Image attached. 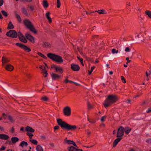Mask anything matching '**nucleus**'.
Returning a JSON list of instances; mask_svg holds the SVG:
<instances>
[{"mask_svg": "<svg viewBox=\"0 0 151 151\" xmlns=\"http://www.w3.org/2000/svg\"><path fill=\"white\" fill-rule=\"evenodd\" d=\"M118 99V97L116 95H109L105 100L104 105L106 108L108 107L116 102Z\"/></svg>", "mask_w": 151, "mask_h": 151, "instance_id": "obj_1", "label": "nucleus"}, {"mask_svg": "<svg viewBox=\"0 0 151 151\" xmlns=\"http://www.w3.org/2000/svg\"><path fill=\"white\" fill-rule=\"evenodd\" d=\"M57 121L58 125L60 126L63 129H65L67 130H74L77 128L76 125H72L67 123L65 121H63L61 119H57Z\"/></svg>", "mask_w": 151, "mask_h": 151, "instance_id": "obj_2", "label": "nucleus"}, {"mask_svg": "<svg viewBox=\"0 0 151 151\" xmlns=\"http://www.w3.org/2000/svg\"><path fill=\"white\" fill-rule=\"evenodd\" d=\"M48 57L58 63H62L63 61L61 56L51 53H48Z\"/></svg>", "mask_w": 151, "mask_h": 151, "instance_id": "obj_3", "label": "nucleus"}, {"mask_svg": "<svg viewBox=\"0 0 151 151\" xmlns=\"http://www.w3.org/2000/svg\"><path fill=\"white\" fill-rule=\"evenodd\" d=\"M24 22L25 26L30 31L35 33H37V31L34 28L33 26L29 20L25 19L24 21Z\"/></svg>", "mask_w": 151, "mask_h": 151, "instance_id": "obj_4", "label": "nucleus"}, {"mask_svg": "<svg viewBox=\"0 0 151 151\" xmlns=\"http://www.w3.org/2000/svg\"><path fill=\"white\" fill-rule=\"evenodd\" d=\"M96 12L98 13L99 14H106L107 13V12H106L105 10H96L94 12H88L86 11H84L82 13V15L83 16H85V17H86V14H93V13H95Z\"/></svg>", "mask_w": 151, "mask_h": 151, "instance_id": "obj_5", "label": "nucleus"}, {"mask_svg": "<svg viewBox=\"0 0 151 151\" xmlns=\"http://www.w3.org/2000/svg\"><path fill=\"white\" fill-rule=\"evenodd\" d=\"M6 35L7 36L13 38H16L18 36V33H17L15 30H12L8 32Z\"/></svg>", "mask_w": 151, "mask_h": 151, "instance_id": "obj_6", "label": "nucleus"}, {"mask_svg": "<svg viewBox=\"0 0 151 151\" xmlns=\"http://www.w3.org/2000/svg\"><path fill=\"white\" fill-rule=\"evenodd\" d=\"M124 128L123 126L120 127L118 129L116 137H122L124 135Z\"/></svg>", "mask_w": 151, "mask_h": 151, "instance_id": "obj_7", "label": "nucleus"}, {"mask_svg": "<svg viewBox=\"0 0 151 151\" xmlns=\"http://www.w3.org/2000/svg\"><path fill=\"white\" fill-rule=\"evenodd\" d=\"M64 114L67 116H69L71 115V109L70 107L66 106L63 109Z\"/></svg>", "mask_w": 151, "mask_h": 151, "instance_id": "obj_8", "label": "nucleus"}, {"mask_svg": "<svg viewBox=\"0 0 151 151\" xmlns=\"http://www.w3.org/2000/svg\"><path fill=\"white\" fill-rule=\"evenodd\" d=\"M15 45L17 46L22 49L26 51L29 52L31 50V49L29 47L21 43H17L15 44Z\"/></svg>", "mask_w": 151, "mask_h": 151, "instance_id": "obj_9", "label": "nucleus"}, {"mask_svg": "<svg viewBox=\"0 0 151 151\" xmlns=\"http://www.w3.org/2000/svg\"><path fill=\"white\" fill-rule=\"evenodd\" d=\"M25 37L26 38L32 43H34L35 42V38L31 34L27 33L25 34Z\"/></svg>", "mask_w": 151, "mask_h": 151, "instance_id": "obj_10", "label": "nucleus"}, {"mask_svg": "<svg viewBox=\"0 0 151 151\" xmlns=\"http://www.w3.org/2000/svg\"><path fill=\"white\" fill-rule=\"evenodd\" d=\"M19 38V39L21 42L26 43L27 42V40L25 37L24 36L22 35V34L20 32H18V36Z\"/></svg>", "mask_w": 151, "mask_h": 151, "instance_id": "obj_11", "label": "nucleus"}, {"mask_svg": "<svg viewBox=\"0 0 151 151\" xmlns=\"http://www.w3.org/2000/svg\"><path fill=\"white\" fill-rule=\"evenodd\" d=\"M39 68L41 70V73L42 74L43 77H46L47 76V73L45 67L40 65L39 66Z\"/></svg>", "mask_w": 151, "mask_h": 151, "instance_id": "obj_12", "label": "nucleus"}, {"mask_svg": "<svg viewBox=\"0 0 151 151\" xmlns=\"http://www.w3.org/2000/svg\"><path fill=\"white\" fill-rule=\"evenodd\" d=\"M64 143L69 145H73L74 146H75L76 148H78L76 144L75 143L74 141L73 140L65 139L64 140Z\"/></svg>", "mask_w": 151, "mask_h": 151, "instance_id": "obj_13", "label": "nucleus"}, {"mask_svg": "<svg viewBox=\"0 0 151 151\" xmlns=\"http://www.w3.org/2000/svg\"><path fill=\"white\" fill-rule=\"evenodd\" d=\"M70 68L73 71H78L79 70L80 68L78 65L72 64L71 65Z\"/></svg>", "mask_w": 151, "mask_h": 151, "instance_id": "obj_14", "label": "nucleus"}, {"mask_svg": "<svg viewBox=\"0 0 151 151\" xmlns=\"http://www.w3.org/2000/svg\"><path fill=\"white\" fill-rule=\"evenodd\" d=\"M51 77L53 80H59L60 78L61 75L53 73L51 74Z\"/></svg>", "mask_w": 151, "mask_h": 151, "instance_id": "obj_15", "label": "nucleus"}, {"mask_svg": "<svg viewBox=\"0 0 151 151\" xmlns=\"http://www.w3.org/2000/svg\"><path fill=\"white\" fill-rule=\"evenodd\" d=\"M2 65L3 66H4L5 64L8 63L10 59L8 58L3 56L2 58Z\"/></svg>", "mask_w": 151, "mask_h": 151, "instance_id": "obj_16", "label": "nucleus"}, {"mask_svg": "<svg viewBox=\"0 0 151 151\" xmlns=\"http://www.w3.org/2000/svg\"><path fill=\"white\" fill-rule=\"evenodd\" d=\"M9 138V136L6 134H0V139L6 140L8 139Z\"/></svg>", "mask_w": 151, "mask_h": 151, "instance_id": "obj_17", "label": "nucleus"}, {"mask_svg": "<svg viewBox=\"0 0 151 151\" xmlns=\"http://www.w3.org/2000/svg\"><path fill=\"white\" fill-rule=\"evenodd\" d=\"M122 137H118L114 141L113 143V147H115L118 143L122 139Z\"/></svg>", "mask_w": 151, "mask_h": 151, "instance_id": "obj_18", "label": "nucleus"}, {"mask_svg": "<svg viewBox=\"0 0 151 151\" xmlns=\"http://www.w3.org/2000/svg\"><path fill=\"white\" fill-rule=\"evenodd\" d=\"M6 69L9 71H12L14 69L13 66L10 64H8L5 67Z\"/></svg>", "mask_w": 151, "mask_h": 151, "instance_id": "obj_19", "label": "nucleus"}, {"mask_svg": "<svg viewBox=\"0 0 151 151\" xmlns=\"http://www.w3.org/2000/svg\"><path fill=\"white\" fill-rule=\"evenodd\" d=\"M26 130L27 132L32 133L34 132L35 131L34 129L29 126H27L26 127Z\"/></svg>", "mask_w": 151, "mask_h": 151, "instance_id": "obj_20", "label": "nucleus"}, {"mask_svg": "<svg viewBox=\"0 0 151 151\" xmlns=\"http://www.w3.org/2000/svg\"><path fill=\"white\" fill-rule=\"evenodd\" d=\"M57 72H59L60 73H62L63 72V69L60 66H57L55 68V70Z\"/></svg>", "mask_w": 151, "mask_h": 151, "instance_id": "obj_21", "label": "nucleus"}, {"mask_svg": "<svg viewBox=\"0 0 151 151\" xmlns=\"http://www.w3.org/2000/svg\"><path fill=\"white\" fill-rule=\"evenodd\" d=\"M19 140V139L17 137H13L11 138V141L13 143H15L17 142Z\"/></svg>", "mask_w": 151, "mask_h": 151, "instance_id": "obj_22", "label": "nucleus"}, {"mask_svg": "<svg viewBox=\"0 0 151 151\" xmlns=\"http://www.w3.org/2000/svg\"><path fill=\"white\" fill-rule=\"evenodd\" d=\"M77 148H75L73 146H71L68 147L67 149L69 151H76Z\"/></svg>", "mask_w": 151, "mask_h": 151, "instance_id": "obj_23", "label": "nucleus"}, {"mask_svg": "<svg viewBox=\"0 0 151 151\" xmlns=\"http://www.w3.org/2000/svg\"><path fill=\"white\" fill-rule=\"evenodd\" d=\"M131 130V129L129 128L128 127H126L125 129L124 128V131L127 134H128Z\"/></svg>", "mask_w": 151, "mask_h": 151, "instance_id": "obj_24", "label": "nucleus"}, {"mask_svg": "<svg viewBox=\"0 0 151 151\" xmlns=\"http://www.w3.org/2000/svg\"><path fill=\"white\" fill-rule=\"evenodd\" d=\"M7 117L10 122L12 123H13L14 122L15 119L13 117L10 115H8Z\"/></svg>", "mask_w": 151, "mask_h": 151, "instance_id": "obj_25", "label": "nucleus"}, {"mask_svg": "<svg viewBox=\"0 0 151 151\" xmlns=\"http://www.w3.org/2000/svg\"><path fill=\"white\" fill-rule=\"evenodd\" d=\"M36 150L37 151H44L42 147L40 145H38L37 146Z\"/></svg>", "mask_w": 151, "mask_h": 151, "instance_id": "obj_26", "label": "nucleus"}, {"mask_svg": "<svg viewBox=\"0 0 151 151\" xmlns=\"http://www.w3.org/2000/svg\"><path fill=\"white\" fill-rule=\"evenodd\" d=\"M145 13L148 16V17L150 18H151V12L150 11L147 10L145 12Z\"/></svg>", "mask_w": 151, "mask_h": 151, "instance_id": "obj_27", "label": "nucleus"}, {"mask_svg": "<svg viewBox=\"0 0 151 151\" xmlns=\"http://www.w3.org/2000/svg\"><path fill=\"white\" fill-rule=\"evenodd\" d=\"M28 145L27 142L24 141H22L20 145V146L22 147H23L24 146H27Z\"/></svg>", "mask_w": 151, "mask_h": 151, "instance_id": "obj_28", "label": "nucleus"}, {"mask_svg": "<svg viewBox=\"0 0 151 151\" xmlns=\"http://www.w3.org/2000/svg\"><path fill=\"white\" fill-rule=\"evenodd\" d=\"M29 141L35 145H37L38 143L37 142L36 139H33L32 138L29 139Z\"/></svg>", "mask_w": 151, "mask_h": 151, "instance_id": "obj_29", "label": "nucleus"}, {"mask_svg": "<svg viewBox=\"0 0 151 151\" xmlns=\"http://www.w3.org/2000/svg\"><path fill=\"white\" fill-rule=\"evenodd\" d=\"M14 28V26L11 22H10L9 24L8 29H12Z\"/></svg>", "mask_w": 151, "mask_h": 151, "instance_id": "obj_30", "label": "nucleus"}, {"mask_svg": "<svg viewBox=\"0 0 151 151\" xmlns=\"http://www.w3.org/2000/svg\"><path fill=\"white\" fill-rule=\"evenodd\" d=\"M37 53L39 56H40L41 57H42V58H44V59H47L45 55H44L43 54H42V53H40V52H37Z\"/></svg>", "mask_w": 151, "mask_h": 151, "instance_id": "obj_31", "label": "nucleus"}, {"mask_svg": "<svg viewBox=\"0 0 151 151\" xmlns=\"http://www.w3.org/2000/svg\"><path fill=\"white\" fill-rule=\"evenodd\" d=\"M50 12H48V21L50 23H51L52 22V20L50 16Z\"/></svg>", "mask_w": 151, "mask_h": 151, "instance_id": "obj_32", "label": "nucleus"}, {"mask_svg": "<svg viewBox=\"0 0 151 151\" xmlns=\"http://www.w3.org/2000/svg\"><path fill=\"white\" fill-rule=\"evenodd\" d=\"M16 17L17 18L18 21L20 22L22 21V19L20 16L17 14H16Z\"/></svg>", "mask_w": 151, "mask_h": 151, "instance_id": "obj_33", "label": "nucleus"}, {"mask_svg": "<svg viewBox=\"0 0 151 151\" xmlns=\"http://www.w3.org/2000/svg\"><path fill=\"white\" fill-rule=\"evenodd\" d=\"M57 7L58 8H59L61 5V3L60 0H57Z\"/></svg>", "mask_w": 151, "mask_h": 151, "instance_id": "obj_34", "label": "nucleus"}, {"mask_svg": "<svg viewBox=\"0 0 151 151\" xmlns=\"http://www.w3.org/2000/svg\"><path fill=\"white\" fill-rule=\"evenodd\" d=\"M88 108L89 109H91L93 107V106L91 105L89 102H88L87 104Z\"/></svg>", "mask_w": 151, "mask_h": 151, "instance_id": "obj_35", "label": "nucleus"}, {"mask_svg": "<svg viewBox=\"0 0 151 151\" xmlns=\"http://www.w3.org/2000/svg\"><path fill=\"white\" fill-rule=\"evenodd\" d=\"M27 134L29 136V139H32V137L33 136V134L30 132H27Z\"/></svg>", "mask_w": 151, "mask_h": 151, "instance_id": "obj_36", "label": "nucleus"}, {"mask_svg": "<svg viewBox=\"0 0 151 151\" xmlns=\"http://www.w3.org/2000/svg\"><path fill=\"white\" fill-rule=\"evenodd\" d=\"M43 5L45 8L47 7V1L46 0L43 1Z\"/></svg>", "mask_w": 151, "mask_h": 151, "instance_id": "obj_37", "label": "nucleus"}, {"mask_svg": "<svg viewBox=\"0 0 151 151\" xmlns=\"http://www.w3.org/2000/svg\"><path fill=\"white\" fill-rule=\"evenodd\" d=\"M1 12L3 15L4 16L6 17L8 16V14L4 10H2L1 11Z\"/></svg>", "mask_w": 151, "mask_h": 151, "instance_id": "obj_38", "label": "nucleus"}, {"mask_svg": "<svg viewBox=\"0 0 151 151\" xmlns=\"http://www.w3.org/2000/svg\"><path fill=\"white\" fill-rule=\"evenodd\" d=\"M22 13L26 16H28L29 15L27 10H23Z\"/></svg>", "mask_w": 151, "mask_h": 151, "instance_id": "obj_39", "label": "nucleus"}, {"mask_svg": "<svg viewBox=\"0 0 151 151\" xmlns=\"http://www.w3.org/2000/svg\"><path fill=\"white\" fill-rule=\"evenodd\" d=\"M121 79L122 82L124 83H125L126 82L125 79L124 78L123 76H121Z\"/></svg>", "mask_w": 151, "mask_h": 151, "instance_id": "obj_40", "label": "nucleus"}, {"mask_svg": "<svg viewBox=\"0 0 151 151\" xmlns=\"http://www.w3.org/2000/svg\"><path fill=\"white\" fill-rule=\"evenodd\" d=\"M106 117L105 116H102L101 118V121L102 122H104L105 121V119L106 118Z\"/></svg>", "mask_w": 151, "mask_h": 151, "instance_id": "obj_41", "label": "nucleus"}, {"mask_svg": "<svg viewBox=\"0 0 151 151\" xmlns=\"http://www.w3.org/2000/svg\"><path fill=\"white\" fill-rule=\"evenodd\" d=\"M14 127H12L10 130V132L12 133H14Z\"/></svg>", "mask_w": 151, "mask_h": 151, "instance_id": "obj_42", "label": "nucleus"}, {"mask_svg": "<svg viewBox=\"0 0 151 151\" xmlns=\"http://www.w3.org/2000/svg\"><path fill=\"white\" fill-rule=\"evenodd\" d=\"M59 127L57 125L54 127V131L55 132V130H57L59 129Z\"/></svg>", "mask_w": 151, "mask_h": 151, "instance_id": "obj_43", "label": "nucleus"}, {"mask_svg": "<svg viewBox=\"0 0 151 151\" xmlns=\"http://www.w3.org/2000/svg\"><path fill=\"white\" fill-rule=\"evenodd\" d=\"M125 52H129L130 51V50L129 47H127L126 48L125 50Z\"/></svg>", "mask_w": 151, "mask_h": 151, "instance_id": "obj_44", "label": "nucleus"}, {"mask_svg": "<svg viewBox=\"0 0 151 151\" xmlns=\"http://www.w3.org/2000/svg\"><path fill=\"white\" fill-rule=\"evenodd\" d=\"M42 100L44 101H47V98L45 96H44L42 98Z\"/></svg>", "mask_w": 151, "mask_h": 151, "instance_id": "obj_45", "label": "nucleus"}, {"mask_svg": "<svg viewBox=\"0 0 151 151\" xmlns=\"http://www.w3.org/2000/svg\"><path fill=\"white\" fill-rule=\"evenodd\" d=\"M21 1H26L28 2H30L32 1V0H20Z\"/></svg>", "mask_w": 151, "mask_h": 151, "instance_id": "obj_46", "label": "nucleus"}, {"mask_svg": "<svg viewBox=\"0 0 151 151\" xmlns=\"http://www.w3.org/2000/svg\"><path fill=\"white\" fill-rule=\"evenodd\" d=\"M50 145L51 147H55L54 144L53 143H50L49 144Z\"/></svg>", "mask_w": 151, "mask_h": 151, "instance_id": "obj_47", "label": "nucleus"}, {"mask_svg": "<svg viewBox=\"0 0 151 151\" xmlns=\"http://www.w3.org/2000/svg\"><path fill=\"white\" fill-rule=\"evenodd\" d=\"M77 58L78 59V60L80 61V62L83 61V59L82 58H81L80 57L77 56Z\"/></svg>", "mask_w": 151, "mask_h": 151, "instance_id": "obj_48", "label": "nucleus"}, {"mask_svg": "<svg viewBox=\"0 0 151 151\" xmlns=\"http://www.w3.org/2000/svg\"><path fill=\"white\" fill-rule=\"evenodd\" d=\"M146 142L148 143H151V139L149 138L147 139V140L146 141Z\"/></svg>", "mask_w": 151, "mask_h": 151, "instance_id": "obj_49", "label": "nucleus"}, {"mask_svg": "<svg viewBox=\"0 0 151 151\" xmlns=\"http://www.w3.org/2000/svg\"><path fill=\"white\" fill-rule=\"evenodd\" d=\"M4 3V0H0V6H2Z\"/></svg>", "mask_w": 151, "mask_h": 151, "instance_id": "obj_50", "label": "nucleus"}, {"mask_svg": "<svg viewBox=\"0 0 151 151\" xmlns=\"http://www.w3.org/2000/svg\"><path fill=\"white\" fill-rule=\"evenodd\" d=\"M6 147L4 146H2L0 148V151L4 150H5Z\"/></svg>", "mask_w": 151, "mask_h": 151, "instance_id": "obj_51", "label": "nucleus"}, {"mask_svg": "<svg viewBox=\"0 0 151 151\" xmlns=\"http://www.w3.org/2000/svg\"><path fill=\"white\" fill-rule=\"evenodd\" d=\"M151 112V108L148 109L146 111L147 113H149Z\"/></svg>", "mask_w": 151, "mask_h": 151, "instance_id": "obj_52", "label": "nucleus"}, {"mask_svg": "<svg viewBox=\"0 0 151 151\" xmlns=\"http://www.w3.org/2000/svg\"><path fill=\"white\" fill-rule=\"evenodd\" d=\"M57 66L56 65H53L51 66V68H54L55 69V68H56Z\"/></svg>", "mask_w": 151, "mask_h": 151, "instance_id": "obj_53", "label": "nucleus"}, {"mask_svg": "<svg viewBox=\"0 0 151 151\" xmlns=\"http://www.w3.org/2000/svg\"><path fill=\"white\" fill-rule=\"evenodd\" d=\"M113 54H114L115 53L116 49H113L111 50Z\"/></svg>", "mask_w": 151, "mask_h": 151, "instance_id": "obj_54", "label": "nucleus"}, {"mask_svg": "<svg viewBox=\"0 0 151 151\" xmlns=\"http://www.w3.org/2000/svg\"><path fill=\"white\" fill-rule=\"evenodd\" d=\"M0 129L2 131H4L5 130L4 128L1 126H0Z\"/></svg>", "mask_w": 151, "mask_h": 151, "instance_id": "obj_55", "label": "nucleus"}, {"mask_svg": "<svg viewBox=\"0 0 151 151\" xmlns=\"http://www.w3.org/2000/svg\"><path fill=\"white\" fill-rule=\"evenodd\" d=\"M123 55V54L122 52H121L120 53L118 54L117 55V57H120L122 56Z\"/></svg>", "mask_w": 151, "mask_h": 151, "instance_id": "obj_56", "label": "nucleus"}, {"mask_svg": "<svg viewBox=\"0 0 151 151\" xmlns=\"http://www.w3.org/2000/svg\"><path fill=\"white\" fill-rule=\"evenodd\" d=\"M146 104V101H144L141 104V106H143L144 105Z\"/></svg>", "mask_w": 151, "mask_h": 151, "instance_id": "obj_57", "label": "nucleus"}, {"mask_svg": "<svg viewBox=\"0 0 151 151\" xmlns=\"http://www.w3.org/2000/svg\"><path fill=\"white\" fill-rule=\"evenodd\" d=\"M95 67L94 66H93L91 67V70L92 71H93V69L95 68Z\"/></svg>", "mask_w": 151, "mask_h": 151, "instance_id": "obj_58", "label": "nucleus"}, {"mask_svg": "<svg viewBox=\"0 0 151 151\" xmlns=\"http://www.w3.org/2000/svg\"><path fill=\"white\" fill-rule=\"evenodd\" d=\"M69 80H68L67 79H66L65 81V82L66 83H67L68 82H69Z\"/></svg>", "mask_w": 151, "mask_h": 151, "instance_id": "obj_59", "label": "nucleus"}, {"mask_svg": "<svg viewBox=\"0 0 151 151\" xmlns=\"http://www.w3.org/2000/svg\"><path fill=\"white\" fill-rule=\"evenodd\" d=\"M20 130L21 131H24V128L23 127H22L21 128Z\"/></svg>", "mask_w": 151, "mask_h": 151, "instance_id": "obj_60", "label": "nucleus"}, {"mask_svg": "<svg viewBox=\"0 0 151 151\" xmlns=\"http://www.w3.org/2000/svg\"><path fill=\"white\" fill-rule=\"evenodd\" d=\"M76 151H83L82 149H78L77 148Z\"/></svg>", "mask_w": 151, "mask_h": 151, "instance_id": "obj_61", "label": "nucleus"}, {"mask_svg": "<svg viewBox=\"0 0 151 151\" xmlns=\"http://www.w3.org/2000/svg\"><path fill=\"white\" fill-rule=\"evenodd\" d=\"M88 74L89 75H90L91 74V73L92 72L91 70L90 71L88 70Z\"/></svg>", "mask_w": 151, "mask_h": 151, "instance_id": "obj_62", "label": "nucleus"}, {"mask_svg": "<svg viewBox=\"0 0 151 151\" xmlns=\"http://www.w3.org/2000/svg\"><path fill=\"white\" fill-rule=\"evenodd\" d=\"M73 83H74V84H76V85L77 86H78L79 85V84H78L77 83H76V82H73Z\"/></svg>", "mask_w": 151, "mask_h": 151, "instance_id": "obj_63", "label": "nucleus"}, {"mask_svg": "<svg viewBox=\"0 0 151 151\" xmlns=\"http://www.w3.org/2000/svg\"><path fill=\"white\" fill-rule=\"evenodd\" d=\"M127 103H130V102H131V100H130V99H127Z\"/></svg>", "mask_w": 151, "mask_h": 151, "instance_id": "obj_64", "label": "nucleus"}]
</instances>
